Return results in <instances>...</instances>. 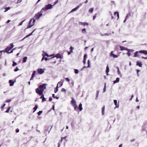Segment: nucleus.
Wrapping results in <instances>:
<instances>
[{
  "label": "nucleus",
  "instance_id": "obj_1",
  "mask_svg": "<svg viewBox=\"0 0 147 147\" xmlns=\"http://www.w3.org/2000/svg\"><path fill=\"white\" fill-rule=\"evenodd\" d=\"M46 84H44L42 85H40L38 88L36 89V92L39 95H41L40 98H42V101L43 102L45 101V98L44 97V94H42L44 90L46 88Z\"/></svg>",
  "mask_w": 147,
  "mask_h": 147
},
{
  "label": "nucleus",
  "instance_id": "obj_2",
  "mask_svg": "<svg viewBox=\"0 0 147 147\" xmlns=\"http://www.w3.org/2000/svg\"><path fill=\"white\" fill-rule=\"evenodd\" d=\"M46 11V6L43 8L32 19L33 22H34L36 20L39 19L42 15V13Z\"/></svg>",
  "mask_w": 147,
  "mask_h": 147
},
{
  "label": "nucleus",
  "instance_id": "obj_3",
  "mask_svg": "<svg viewBox=\"0 0 147 147\" xmlns=\"http://www.w3.org/2000/svg\"><path fill=\"white\" fill-rule=\"evenodd\" d=\"M46 11V6L43 8L32 19L33 22H34L36 20L39 19L42 15V13Z\"/></svg>",
  "mask_w": 147,
  "mask_h": 147
},
{
  "label": "nucleus",
  "instance_id": "obj_4",
  "mask_svg": "<svg viewBox=\"0 0 147 147\" xmlns=\"http://www.w3.org/2000/svg\"><path fill=\"white\" fill-rule=\"evenodd\" d=\"M71 99V103L72 104V106L74 107V110L78 111V108L76 105V100H74L73 98H72Z\"/></svg>",
  "mask_w": 147,
  "mask_h": 147
},
{
  "label": "nucleus",
  "instance_id": "obj_5",
  "mask_svg": "<svg viewBox=\"0 0 147 147\" xmlns=\"http://www.w3.org/2000/svg\"><path fill=\"white\" fill-rule=\"evenodd\" d=\"M10 45V47H7L5 50V52L7 53H9V51H10L14 47V45L12 43H11Z\"/></svg>",
  "mask_w": 147,
  "mask_h": 147
},
{
  "label": "nucleus",
  "instance_id": "obj_6",
  "mask_svg": "<svg viewBox=\"0 0 147 147\" xmlns=\"http://www.w3.org/2000/svg\"><path fill=\"white\" fill-rule=\"evenodd\" d=\"M53 56L51 59H52L55 57H56L57 58H62L61 55L59 53L56 55L52 54L49 56V57Z\"/></svg>",
  "mask_w": 147,
  "mask_h": 147
},
{
  "label": "nucleus",
  "instance_id": "obj_7",
  "mask_svg": "<svg viewBox=\"0 0 147 147\" xmlns=\"http://www.w3.org/2000/svg\"><path fill=\"white\" fill-rule=\"evenodd\" d=\"M58 0H57L55 1V2L54 4L53 5H52L50 4H49L48 5H47V10L50 9L51 8H52L53 6L55 4H56L57 3H58Z\"/></svg>",
  "mask_w": 147,
  "mask_h": 147
},
{
  "label": "nucleus",
  "instance_id": "obj_8",
  "mask_svg": "<svg viewBox=\"0 0 147 147\" xmlns=\"http://www.w3.org/2000/svg\"><path fill=\"white\" fill-rule=\"evenodd\" d=\"M34 25V22H33V19L30 20L28 24V27L26 29L30 28L32 26Z\"/></svg>",
  "mask_w": 147,
  "mask_h": 147
},
{
  "label": "nucleus",
  "instance_id": "obj_9",
  "mask_svg": "<svg viewBox=\"0 0 147 147\" xmlns=\"http://www.w3.org/2000/svg\"><path fill=\"white\" fill-rule=\"evenodd\" d=\"M111 18L112 19H113L114 18H116L117 17V18H119V13L117 12H115L114 13V15L115 16L114 17L112 16V14H111Z\"/></svg>",
  "mask_w": 147,
  "mask_h": 147
},
{
  "label": "nucleus",
  "instance_id": "obj_10",
  "mask_svg": "<svg viewBox=\"0 0 147 147\" xmlns=\"http://www.w3.org/2000/svg\"><path fill=\"white\" fill-rule=\"evenodd\" d=\"M82 5V3L78 5L76 7L72 9L71 11L70 12H74L75 11H76L77 9H78L80 7H81Z\"/></svg>",
  "mask_w": 147,
  "mask_h": 147
},
{
  "label": "nucleus",
  "instance_id": "obj_11",
  "mask_svg": "<svg viewBox=\"0 0 147 147\" xmlns=\"http://www.w3.org/2000/svg\"><path fill=\"white\" fill-rule=\"evenodd\" d=\"M67 136H65V137H62L61 138V141H59V143H58V147H59L60 144L61 143L62 141L63 140V139H64L66 141H67V140H66V138H67Z\"/></svg>",
  "mask_w": 147,
  "mask_h": 147
},
{
  "label": "nucleus",
  "instance_id": "obj_12",
  "mask_svg": "<svg viewBox=\"0 0 147 147\" xmlns=\"http://www.w3.org/2000/svg\"><path fill=\"white\" fill-rule=\"evenodd\" d=\"M43 52H44V53L42 54L43 57L41 60L42 61L44 59H45V61H46V57H45V56H46V53L44 51H43Z\"/></svg>",
  "mask_w": 147,
  "mask_h": 147
},
{
  "label": "nucleus",
  "instance_id": "obj_13",
  "mask_svg": "<svg viewBox=\"0 0 147 147\" xmlns=\"http://www.w3.org/2000/svg\"><path fill=\"white\" fill-rule=\"evenodd\" d=\"M37 71L38 72V73L40 74H41L44 72L43 70L42 69H37Z\"/></svg>",
  "mask_w": 147,
  "mask_h": 147
},
{
  "label": "nucleus",
  "instance_id": "obj_14",
  "mask_svg": "<svg viewBox=\"0 0 147 147\" xmlns=\"http://www.w3.org/2000/svg\"><path fill=\"white\" fill-rule=\"evenodd\" d=\"M79 24H81L83 26H88L89 25V24L88 23L86 22H80Z\"/></svg>",
  "mask_w": 147,
  "mask_h": 147
},
{
  "label": "nucleus",
  "instance_id": "obj_15",
  "mask_svg": "<svg viewBox=\"0 0 147 147\" xmlns=\"http://www.w3.org/2000/svg\"><path fill=\"white\" fill-rule=\"evenodd\" d=\"M15 81H13L12 80H9V83H10L9 86H13L14 83L15 82Z\"/></svg>",
  "mask_w": 147,
  "mask_h": 147
},
{
  "label": "nucleus",
  "instance_id": "obj_16",
  "mask_svg": "<svg viewBox=\"0 0 147 147\" xmlns=\"http://www.w3.org/2000/svg\"><path fill=\"white\" fill-rule=\"evenodd\" d=\"M128 50V51L127 53V54L129 56H130L131 54V53H132L134 51L132 50L127 49Z\"/></svg>",
  "mask_w": 147,
  "mask_h": 147
},
{
  "label": "nucleus",
  "instance_id": "obj_17",
  "mask_svg": "<svg viewBox=\"0 0 147 147\" xmlns=\"http://www.w3.org/2000/svg\"><path fill=\"white\" fill-rule=\"evenodd\" d=\"M74 49V48L71 46L70 48V51L68 53V55H70L71 53L73 52V50Z\"/></svg>",
  "mask_w": 147,
  "mask_h": 147
},
{
  "label": "nucleus",
  "instance_id": "obj_18",
  "mask_svg": "<svg viewBox=\"0 0 147 147\" xmlns=\"http://www.w3.org/2000/svg\"><path fill=\"white\" fill-rule=\"evenodd\" d=\"M63 84V82H59L58 83L57 86V87H59L61 86Z\"/></svg>",
  "mask_w": 147,
  "mask_h": 147
},
{
  "label": "nucleus",
  "instance_id": "obj_19",
  "mask_svg": "<svg viewBox=\"0 0 147 147\" xmlns=\"http://www.w3.org/2000/svg\"><path fill=\"white\" fill-rule=\"evenodd\" d=\"M140 53V52L139 51H136L134 53V57H138L139 56V54Z\"/></svg>",
  "mask_w": 147,
  "mask_h": 147
},
{
  "label": "nucleus",
  "instance_id": "obj_20",
  "mask_svg": "<svg viewBox=\"0 0 147 147\" xmlns=\"http://www.w3.org/2000/svg\"><path fill=\"white\" fill-rule=\"evenodd\" d=\"M140 53H142L145 55H147V51L146 50H143L139 51Z\"/></svg>",
  "mask_w": 147,
  "mask_h": 147
},
{
  "label": "nucleus",
  "instance_id": "obj_21",
  "mask_svg": "<svg viewBox=\"0 0 147 147\" xmlns=\"http://www.w3.org/2000/svg\"><path fill=\"white\" fill-rule=\"evenodd\" d=\"M136 65L140 67H141L142 66V64L141 62L139 61H138L137 62Z\"/></svg>",
  "mask_w": 147,
  "mask_h": 147
},
{
  "label": "nucleus",
  "instance_id": "obj_22",
  "mask_svg": "<svg viewBox=\"0 0 147 147\" xmlns=\"http://www.w3.org/2000/svg\"><path fill=\"white\" fill-rule=\"evenodd\" d=\"M82 105L81 103H80V105L79 106V107H78V110H80V111H81L82 110Z\"/></svg>",
  "mask_w": 147,
  "mask_h": 147
},
{
  "label": "nucleus",
  "instance_id": "obj_23",
  "mask_svg": "<svg viewBox=\"0 0 147 147\" xmlns=\"http://www.w3.org/2000/svg\"><path fill=\"white\" fill-rule=\"evenodd\" d=\"M105 110V106H104L102 108V115L104 114V112Z\"/></svg>",
  "mask_w": 147,
  "mask_h": 147
},
{
  "label": "nucleus",
  "instance_id": "obj_24",
  "mask_svg": "<svg viewBox=\"0 0 147 147\" xmlns=\"http://www.w3.org/2000/svg\"><path fill=\"white\" fill-rule=\"evenodd\" d=\"M109 71V66L108 65H107L106 67V73L107 74V75H109L108 74V72Z\"/></svg>",
  "mask_w": 147,
  "mask_h": 147
},
{
  "label": "nucleus",
  "instance_id": "obj_25",
  "mask_svg": "<svg viewBox=\"0 0 147 147\" xmlns=\"http://www.w3.org/2000/svg\"><path fill=\"white\" fill-rule=\"evenodd\" d=\"M114 102L115 104V105H116L115 108H118L119 107V105H117V101L116 100H114Z\"/></svg>",
  "mask_w": 147,
  "mask_h": 147
},
{
  "label": "nucleus",
  "instance_id": "obj_26",
  "mask_svg": "<svg viewBox=\"0 0 147 147\" xmlns=\"http://www.w3.org/2000/svg\"><path fill=\"white\" fill-rule=\"evenodd\" d=\"M120 50L121 51L123 50H127V49L125 47H123L120 46Z\"/></svg>",
  "mask_w": 147,
  "mask_h": 147
},
{
  "label": "nucleus",
  "instance_id": "obj_27",
  "mask_svg": "<svg viewBox=\"0 0 147 147\" xmlns=\"http://www.w3.org/2000/svg\"><path fill=\"white\" fill-rule=\"evenodd\" d=\"M27 59V57H25L23 59L22 62L24 63L26 61V60Z\"/></svg>",
  "mask_w": 147,
  "mask_h": 147
},
{
  "label": "nucleus",
  "instance_id": "obj_28",
  "mask_svg": "<svg viewBox=\"0 0 147 147\" xmlns=\"http://www.w3.org/2000/svg\"><path fill=\"white\" fill-rule=\"evenodd\" d=\"M113 53V52L112 51L111 53V55L113 56V57L114 58H116L118 57L117 55L114 54Z\"/></svg>",
  "mask_w": 147,
  "mask_h": 147
},
{
  "label": "nucleus",
  "instance_id": "obj_29",
  "mask_svg": "<svg viewBox=\"0 0 147 147\" xmlns=\"http://www.w3.org/2000/svg\"><path fill=\"white\" fill-rule=\"evenodd\" d=\"M82 33L85 34L86 33V31L85 28H84L82 30Z\"/></svg>",
  "mask_w": 147,
  "mask_h": 147
},
{
  "label": "nucleus",
  "instance_id": "obj_30",
  "mask_svg": "<svg viewBox=\"0 0 147 147\" xmlns=\"http://www.w3.org/2000/svg\"><path fill=\"white\" fill-rule=\"evenodd\" d=\"M119 78H117L116 79V80L114 81V83H117V82H119Z\"/></svg>",
  "mask_w": 147,
  "mask_h": 147
},
{
  "label": "nucleus",
  "instance_id": "obj_31",
  "mask_svg": "<svg viewBox=\"0 0 147 147\" xmlns=\"http://www.w3.org/2000/svg\"><path fill=\"white\" fill-rule=\"evenodd\" d=\"M38 108V107L37 105H36L34 107L33 109L34 110V111H33V113H34L37 109Z\"/></svg>",
  "mask_w": 147,
  "mask_h": 147
},
{
  "label": "nucleus",
  "instance_id": "obj_32",
  "mask_svg": "<svg viewBox=\"0 0 147 147\" xmlns=\"http://www.w3.org/2000/svg\"><path fill=\"white\" fill-rule=\"evenodd\" d=\"M93 8H91L89 10V13H92L93 11Z\"/></svg>",
  "mask_w": 147,
  "mask_h": 147
},
{
  "label": "nucleus",
  "instance_id": "obj_33",
  "mask_svg": "<svg viewBox=\"0 0 147 147\" xmlns=\"http://www.w3.org/2000/svg\"><path fill=\"white\" fill-rule=\"evenodd\" d=\"M52 97L53 98H56L57 99H58L59 98V97L55 96V95L54 94H53Z\"/></svg>",
  "mask_w": 147,
  "mask_h": 147
},
{
  "label": "nucleus",
  "instance_id": "obj_34",
  "mask_svg": "<svg viewBox=\"0 0 147 147\" xmlns=\"http://www.w3.org/2000/svg\"><path fill=\"white\" fill-rule=\"evenodd\" d=\"M90 62L89 60H88V66L87 67H90Z\"/></svg>",
  "mask_w": 147,
  "mask_h": 147
},
{
  "label": "nucleus",
  "instance_id": "obj_35",
  "mask_svg": "<svg viewBox=\"0 0 147 147\" xmlns=\"http://www.w3.org/2000/svg\"><path fill=\"white\" fill-rule=\"evenodd\" d=\"M59 87H57V86L56 88H55V90H54V92L55 93H56L57 92V91H58V88Z\"/></svg>",
  "mask_w": 147,
  "mask_h": 147
},
{
  "label": "nucleus",
  "instance_id": "obj_36",
  "mask_svg": "<svg viewBox=\"0 0 147 147\" xmlns=\"http://www.w3.org/2000/svg\"><path fill=\"white\" fill-rule=\"evenodd\" d=\"M10 9V7H6L5 8V11L4 12H6L8 10Z\"/></svg>",
  "mask_w": 147,
  "mask_h": 147
},
{
  "label": "nucleus",
  "instance_id": "obj_37",
  "mask_svg": "<svg viewBox=\"0 0 147 147\" xmlns=\"http://www.w3.org/2000/svg\"><path fill=\"white\" fill-rule=\"evenodd\" d=\"M42 112V111H40L37 113L38 115H40Z\"/></svg>",
  "mask_w": 147,
  "mask_h": 147
},
{
  "label": "nucleus",
  "instance_id": "obj_38",
  "mask_svg": "<svg viewBox=\"0 0 147 147\" xmlns=\"http://www.w3.org/2000/svg\"><path fill=\"white\" fill-rule=\"evenodd\" d=\"M79 72L78 70L77 69H75L74 70V72L75 74H78Z\"/></svg>",
  "mask_w": 147,
  "mask_h": 147
},
{
  "label": "nucleus",
  "instance_id": "obj_39",
  "mask_svg": "<svg viewBox=\"0 0 147 147\" xmlns=\"http://www.w3.org/2000/svg\"><path fill=\"white\" fill-rule=\"evenodd\" d=\"M10 107H9L8 108V109L6 111H5V113H8L9 112V110H10Z\"/></svg>",
  "mask_w": 147,
  "mask_h": 147
},
{
  "label": "nucleus",
  "instance_id": "obj_40",
  "mask_svg": "<svg viewBox=\"0 0 147 147\" xmlns=\"http://www.w3.org/2000/svg\"><path fill=\"white\" fill-rule=\"evenodd\" d=\"M17 64V63L15 62L14 61L13 62V64H12V66H14L16 65Z\"/></svg>",
  "mask_w": 147,
  "mask_h": 147
},
{
  "label": "nucleus",
  "instance_id": "obj_41",
  "mask_svg": "<svg viewBox=\"0 0 147 147\" xmlns=\"http://www.w3.org/2000/svg\"><path fill=\"white\" fill-rule=\"evenodd\" d=\"M61 91L62 92H66V90L64 88H63L61 89Z\"/></svg>",
  "mask_w": 147,
  "mask_h": 147
},
{
  "label": "nucleus",
  "instance_id": "obj_42",
  "mask_svg": "<svg viewBox=\"0 0 147 147\" xmlns=\"http://www.w3.org/2000/svg\"><path fill=\"white\" fill-rule=\"evenodd\" d=\"M25 21V20H24L23 21H22V22H21L18 25L19 26L22 25V23H23V22H24Z\"/></svg>",
  "mask_w": 147,
  "mask_h": 147
},
{
  "label": "nucleus",
  "instance_id": "obj_43",
  "mask_svg": "<svg viewBox=\"0 0 147 147\" xmlns=\"http://www.w3.org/2000/svg\"><path fill=\"white\" fill-rule=\"evenodd\" d=\"M86 58H84L83 62L84 64H85L86 63Z\"/></svg>",
  "mask_w": 147,
  "mask_h": 147
},
{
  "label": "nucleus",
  "instance_id": "obj_44",
  "mask_svg": "<svg viewBox=\"0 0 147 147\" xmlns=\"http://www.w3.org/2000/svg\"><path fill=\"white\" fill-rule=\"evenodd\" d=\"M35 72H36L35 71H34V72L32 73V77H34Z\"/></svg>",
  "mask_w": 147,
  "mask_h": 147
},
{
  "label": "nucleus",
  "instance_id": "obj_45",
  "mask_svg": "<svg viewBox=\"0 0 147 147\" xmlns=\"http://www.w3.org/2000/svg\"><path fill=\"white\" fill-rule=\"evenodd\" d=\"M19 70L18 68V67H16L15 69L14 70V71L15 72Z\"/></svg>",
  "mask_w": 147,
  "mask_h": 147
},
{
  "label": "nucleus",
  "instance_id": "obj_46",
  "mask_svg": "<svg viewBox=\"0 0 147 147\" xmlns=\"http://www.w3.org/2000/svg\"><path fill=\"white\" fill-rule=\"evenodd\" d=\"M11 99L9 100H6L5 102H9L11 101Z\"/></svg>",
  "mask_w": 147,
  "mask_h": 147
},
{
  "label": "nucleus",
  "instance_id": "obj_47",
  "mask_svg": "<svg viewBox=\"0 0 147 147\" xmlns=\"http://www.w3.org/2000/svg\"><path fill=\"white\" fill-rule=\"evenodd\" d=\"M99 92V91L98 90H97L96 91V97H97L98 95V93Z\"/></svg>",
  "mask_w": 147,
  "mask_h": 147
},
{
  "label": "nucleus",
  "instance_id": "obj_48",
  "mask_svg": "<svg viewBox=\"0 0 147 147\" xmlns=\"http://www.w3.org/2000/svg\"><path fill=\"white\" fill-rule=\"evenodd\" d=\"M97 15V14H96L95 15L93 16V20H94L96 18V16Z\"/></svg>",
  "mask_w": 147,
  "mask_h": 147
},
{
  "label": "nucleus",
  "instance_id": "obj_49",
  "mask_svg": "<svg viewBox=\"0 0 147 147\" xmlns=\"http://www.w3.org/2000/svg\"><path fill=\"white\" fill-rule=\"evenodd\" d=\"M36 30V29H34L31 33L30 34H29V35L30 36H31V35H32L34 31Z\"/></svg>",
  "mask_w": 147,
  "mask_h": 147
},
{
  "label": "nucleus",
  "instance_id": "obj_50",
  "mask_svg": "<svg viewBox=\"0 0 147 147\" xmlns=\"http://www.w3.org/2000/svg\"><path fill=\"white\" fill-rule=\"evenodd\" d=\"M65 80L67 81L68 82H69L70 81V80L68 78H66Z\"/></svg>",
  "mask_w": 147,
  "mask_h": 147
},
{
  "label": "nucleus",
  "instance_id": "obj_51",
  "mask_svg": "<svg viewBox=\"0 0 147 147\" xmlns=\"http://www.w3.org/2000/svg\"><path fill=\"white\" fill-rule=\"evenodd\" d=\"M117 73L119 74H120L121 73L119 68H118V70L117 71Z\"/></svg>",
  "mask_w": 147,
  "mask_h": 147
},
{
  "label": "nucleus",
  "instance_id": "obj_52",
  "mask_svg": "<svg viewBox=\"0 0 147 147\" xmlns=\"http://www.w3.org/2000/svg\"><path fill=\"white\" fill-rule=\"evenodd\" d=\"M22 1V0H18L17 3H18L21 2Z\"/></svg>",
  "mask_w": 147,
  "mask_h": 147
},
{
  "label": "nucleus",
  "instance_id": "obj_53",
  "mask_svg": "<svg viewBox=\"0 0 147 147\" xmlns=\"http://www.w3.org/2000/svg\"><path fill=\"white\" fill-rule=\"evenodd\" d=\"M16 133H18L19 131V130L18 129H16Z\"/></svg>",
  "mask_w": 147,
  "mask_h": 147
},
{
  "label": "nucleus",
  "instance_id": "obj_54",
  "mask_svg": "<svg viewBox=\"0 0 147 147\" xmlns=\"http://www.w3.org/2000/svg\"><path fill=\"white\" fill-rule=\"evenodd\" d=\"M52 98L51 97H50L49 98V100L50 101H52Z\"/></svg>",
  "mask_w": 147,
  "mask_h": 147
},
{
  "label": "nucleus",
  "instance_id": "obj_55",
  "mask_svg": "<svg viewBox=\"0 0 147 147\" xmlns=\"http://www.w3.org/2000/svg\"><path fill=\"white\" fill-rule=\"evenodd\" d=\"M106 87V85H105L104 86V90H103L104 92H105V91Z\"/></svg>",
  "mask_w": 147,
  "mask_h": 147
},
{
  "label": "nucleus",
  "instance_id": "obj_56",
  "mask_svg": "<svg viewBox=\"0 0 147 147\" xmlns=\"http://www.w3.org/2000/svg\"><path fill=\"white\" fill-rule=\"evenodd\" d=\"M140 71V70H137V75H138V76L139 74H138V73Z\"/></svg>",
  "mask_w": 147,
  "mask_h": 147
},
{
  "label": "nucleus",
  "instance_id": "obj_57",
  "mask_svg": "<svg viewBox=\"0 0 147 147\" xmlns=\"http://www.w3.org/2000/svg\"><path fill=\"white\" fill-rule=\"evenodd\" d=\"M5 105V104H4L1 107V108H3Z\"/></svg>",
  "mask_w": 147,
  "mask_h": 147
},
{
  "label": "nucleus",
  "instance_id": "obj_58",
  "mask_svg": "<svg viewBox=\"0 0 147 147\" xmlns=\"http://www.w3.org/2000/svg\"><path fill=\"white\" fill-rule=\"evenodd\" d=\"M13 49H12L10 52H9V53H8L9 54L12 53L13 52Z\"/></svg>",
  "mask_w": 147,
  "mask_h": 147
},
{
  "label": "nucleus",
  "instance_id": "obj_59",
  "mask_svg": "<svg viewBox=\"0 0 147 147\" xmlns=\"http://www.w3.org/2000/svg\"><path fill=\"white\" fill-rule=\"evenodd\" d=\"M11 20H8L7 21V22H6V23H9L10 22Z\"/></svg>",
  "mask_w": 147,
  "mask_h": 147
},
{
  "label": "nucleus",
  "instance_id": "obj_60",
  "mask_svg": "<svg viewBox=\"0 0 147 147\" xmlns=\"http://www.w3.org/2000/svg\"><path fill=\"white\" fill-rule=\"evenodd\" d=\"M30 36V35H29V34H28V35H27L25 38H24L22 40H24V38H26V37H29Z\"/></svg>",
  "mask_w": 147,
  "mask_h": 147
},
{
  "label": "nucleus",
  "instance_id": "obj_61",
  "mask_svg": "<svg viewBox=\"0 0 147 147\" xmlns=\"http://www.w3.org/2000/svg\"><path fill=\"white\" fill-rule=\"evenodd\" d=\"M33 78H34L33 77H32V76H31V78H30V80H33Z\"/></svg>",
  "mask_w": 147,
  "mask_h": 147
},
{
  "label": "nucleus",
  "instance_id": "obj_62",
  "mask_svg": "<svg viewBox=\"0 0 147 147\" xmlns=\"http://www.w3.org/2000/svg\"><path fill=\"white\" fill-rule=\"evenodd\" d=\"M87 55H84V58H86V57Z\"/></svg>",
  "mask_w": 147,
  "mask_h": 147
},
{
  "label": "nucleus",
  "instance_id": "obj_63",
  "mask_svg": "<svg viewBox=\"0 0 147 147\" xmlns=\"http://www.w3.org/2000/svg\"><path fill=\"white\" fill-rule=\"evenodd\" d=\"M142 58H144V59H147V57H142Z\"/></svg>",
  "mask_w": 147,
  "mask_h": 147
},
{
  "label": "nucleus",
  "instance_id": "obj_64",
  "mask_svg": "<svg viewBox=\"0 0 147 147\" xmlns=\"http://www.w3.org/2000/svg\"><path fill=\"white\" fill-rule=\"evenodd\" d=\"M122 146V144H120L119 145V147H121Z\"/></svg>",
  "mask_w": 147,
  "mask_h": 147
}]
</instances>
